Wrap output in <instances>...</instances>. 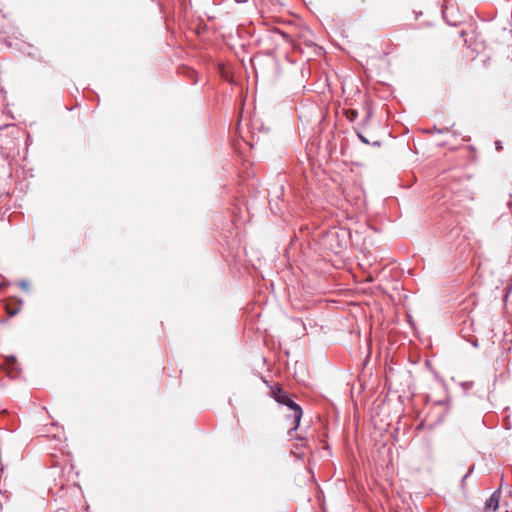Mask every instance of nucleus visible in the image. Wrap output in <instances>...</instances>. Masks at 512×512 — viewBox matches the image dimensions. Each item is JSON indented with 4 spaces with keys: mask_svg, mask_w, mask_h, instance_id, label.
<instances>
[{
    "mask_svg": "<svg viewBox=\"0 0 512 512\" xmlns=\"http://www.w3.org/2000/svg\"><path fill=\"white\" fill-rule=\"evenodd\" d=\"M495 148L497 151H500L502 149V142L501 141H496L495 142Z\"/></svg>",
    "mask_w": 512,
    "mask_h": 512,
    "instance_id": "obj_6",
    "label": "nucleus"
},
{
    "mask_svg": "<svg viewBox=\"0 0 512 512\" xmlns=\"http://www.w3.org/2000/svg\"><path fill=\"white\" fill-rule=\"evenodd\" d=\"M357 113L355 111L352 112V117H355Z\"/></svg>",
    "mask_w": 512,
    "mask_h": 512,
    "instance_id": "obj_9",
    "label": "nucleus"
},
{
    "mask_svg": "<svg viewBox=\"0 0 512 512\" xmlns=\"http://www.w3.org/2000/svg\"><path fill=\"white\" fill-rule=\"evenodd\" d=\"M6 363L8 365V367L11 369V370H16L17 369V361H16V358L11 356L9 358L6 359Z\"/></svg>",
    "mask_w": 512,
    "mask_h": 512,
    "instance_id": "obj_3",
    "label": "nucleus"
},
{
    "mask_svg": "<svg viewBox=\"0 0 512 512\" xmlns=\"http://www.w3.org/2000/svg\"><path fill=\"white\" fill-rule=\"evenodd\" d=\"M18 285H19V287H20L22 290H24V291H26V292H29V290H30V285H29V282H28V281H26V280H22V281H20V282L18 283Z\"/></svg>",
    "mask_w": 512,
    "mask_h": 512,
    "instance_id": "obj_4",
    "label": "nucleus"
},
{
    "mask_svg": "<svg viewBox=\"0 0 512 512\" xmlns=\"http://www.w3.org/2000/svg\"><path fill=\"white\" fill-rule=\"evenodd\" d=\"M274 398L275 400L283 405H286L291 410V415L289 417L292 418V427L290 428L289 434H291L292 431L297 430L300 424V420L302 417V409L301 407L295 403L290 396L282 389L277 388V390L274 391Z\"/></svg>",
    "mask_w": 512,
    "mask_h": 512,
    "instance_id": "obj_1",
    "label": "nucleus"
},
{
    "mask_svg": "<svg viewBox=\"0 0 512 512\" xmlns=\"http://www.w3.org/2000/svg\"><path fill=\"white\" fill-rule=\"evenodd\" d=\"M449 129L446 127L444 129H438L437 132L439 133H444V132H447Z\"/></svg>",
    "mask_w": 512,
    "mask_h": 512,
    "instance_id": "obj_7",
    "label": "nucleus"
},
{
    "mask_svg": "<svg viewBox=\"0 0 512 512\" xmlns=\"http://www.w3.org/2000/svg\"><path fill=\"white\" fill-rule=\"evenodd\" d=\"M357 135H358L359 139L361 140V142H363L365 144H369L368 139L364 135H362L361 133H357Z\"/></svg>",
    "mask_w": 512,
    "mask_h": 512,
    "instance_id": "obj_5",
    "label": "nucleus"
},
{
    "mask_svg": "<svg viewBox=\"0 0 512 512\" xmlns=\"http://www.w3.org/2000/svg\"><path fill=\"white\" fill-rule=\"evenodd\" d=\"M473 468H471L466 475H464L463 480L467 478V476L472 472Z\"/></svg>",
    "mask_w": 512,
    "mask_h": 512,
    "instance_id": "obj_8",
    "label": "nucleus"
},
{
    "mask_svg": "<svg viewBox=\"0 0 512 512\" xmlns=\"http://www.w3.org/2000/svg\"><path fill=\"white\" fill-rule=\"evenodd\" d=\"M501 497L500 489L494 491L489 499L486 501L485 508L487 510H497L499 507V501Z\"/></svg>",
    "mask_w": 512,
    "mask_h": 512,
    "instance_id": "obj_2",
    "label": "nucleus"
}]
</instances>
